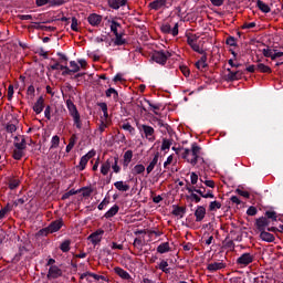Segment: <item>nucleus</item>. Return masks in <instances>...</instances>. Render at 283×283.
<instances>
[{
	"label": "nucleus",
	"instance_id": "de8ad7c7",
	"mask_svg": "<svg viewBox=\"0 0 283 283\" xmlns=\"http://www.w3.org/2000/svg\"><path fill=\"white\" fill-rule=\"evenodd\" d=\"M120 127L125 132H129V134H135L136 133V128H134V126H132V124H129V123H125Z\"/></svg>",
	"mask_w": 283,
	"mask_h": 283
},
{
	"label": "nucleus",
	"instance_id": "b1692460",
	"mask_svg": "<svg viewBox=\"0 0 283 283\" xmlns=\"http://www.w3.org/2000/svg\"><path fill=\"white\" fill-rule=\"evenodd\" d=\"M185 213H187V208L180 207V206H174L172 216L185 218Z\"/></svg>",
	"mask_w": 283,
	"mask_h": 283
},
{
	"label": "nucleus",
	"instance_id": "2eb2a0df",
	"mask_svg": "<svg viewBox=\"0 0 283 283\" xmlns=\"http://www.w3.org/2000/svg\"><path fill=\"white\" fill-rule=\"evenodd\" d=\"M108 6L113 10H119L124 6H127V0H108Z\"/></svg>",
	"mask_w": 283,
	"mask_h": 283
},
{
	"label": "nucleus",
	"instance_id": "a211bd4d",
	"mask_svg": "<svg viewBox=\"0 0 283 283\" xmlns=\"http://www.w3.org/2000/svg\"><path fill=\"white\" fill-rule=\"evenodd\" d=\"M260 238L263 242H275V235L271 232H266V230L260 232Z\"/></svg>",
	"mask_w": 283,
	"mask_h": 283
},
{
	"label": "nucleus",
	"instance_id": "79ce46f5",
	"mask_svg": "<svg viewBox=\"0 0 283 283\" xmlns=\"http://www.w3.org/2000/svg\"><path fill=\"white\" fill-rule=\"evenodd\" d=\"M144 103H147V105H149V107H151V109H154V114H156V116H158V109H160V104H153L151 101L147 99V98H143Z\"/></svg>",
	"mask_w": 283,
	"mask_h": 283
},
{
	"label": "nucleus",
	"instance_id": "603ef678",
	"mask_svg": "<svg viewBox=\"0 0 283 283\" xmlns=\"http://www.w3.org/2000/svg\"><path fill=\"white\" fill-rule=\"evenodd\" d=\"M160 30L164 34H171V24L170 23L161 24Z\"/></svg>",
	"mask_w": 283,
	"mask_h": 283
},
{
	"label": "nucleus",
	"instance_id": "3c124183",
	"mask_svg": "<svg viewBox=\"0 0 283 283\" xmlns=\"http://www.w3.org/2000/svg\"><path fill=\"white\" fill-rule=\"evenodd\" d=\"M49 6H51V8H56L59 6H65V0H49Z\"/></svg>",
	"mask_w": 283,
	"mask_h": 283
},
{
	"label": "nucleus",
	"instance_id": "c85d7f7f",
	"mask_svg": "<svg viewBox=\"0 0 283 283\" xmlns=\"http://www.w3.org/2000/svg\"><path fill=\"white\" fill-rule=\"evenodd\" d=\"M266 220H269V222H277V212L273 211V210H266L264 213Z\"/></svg>",
	"mask_w": 283,
	"mask_h": 283
},
{
	"label": "nucleus",
	"instance_id": "72a5a7b5",
	"mask_svg": "<svg viewBox=\"0 0 283 283\" xmlns=\"http://www.w3.org/2000/svg\"><path fill=\"white\" fill-rule=\"evenodd\" d=\"M105 94H106V98H112V94H113L114 101L115 102L118 101V91H116V88L109 87L108 90H106Z\"/></svg>",
	"mask_w": 283,
	"mask_h": 283
},
{
	"label": "nucleus",
	"instance_id": "f704fd0d",
	"mask_svg": "<svg viewBox=\"0 0 283 283\" xmlns=\"http://www.w3.org/2000/svg\"><path fill=\"white\" fill-rule=\"evenodd\" d=\"M25 156V150H19L18 148H14L12 151V159L13 160H21Z\"/></svg>",
	"mask_w": 283,
	"mask_h": 283
},
{
	"label": "nucleus",
	"instance_id": "6e6d98bb",
	"mask_svg": "<svg viewBox=\"0 0 283 283\" xmlns=\"http://www.w3.org/2000/svg\"><path fill=\"white\" fill-rule=\"evenodd\" d=\"M133 247H135V249H139V251H143V239L135 238Z\"/></svg>",
	"mask_w": 283,
	"mask_h": 283
},
{
	"label": "nucleus",
	"instance_id": "cd10ccee",
	"mask_svg": "<svg viewBox=\"0 0 283 283\" xmlns=\"http://www.w3.org/2000/svg\"><path fill=\"white\" fill-rule=\"evenodd\" d=\"M256 71L261 72V74H271L273 70L270 69L269 65H265L264 63L256 64Z\"/></svg>",
	"mask_w": 283,
	"mask_h": 283
},
{
	"label": "nucleus",
	"instance_id": "aec40b11",
	"mask_svg": "<svg viewBox=\"0 0 283 283\" xmlns=\"http://www.w3.org/2000/svg\"><path fill=\"white\" fill-rule=\"evenodd\" d=\"M158 158H160V153H156L153 160L147 166L146 168L147 174H150L154 171V168L158 165Z\"/></svg>",
	"mask_w": 283,
	"mask_h": 283
},
{
	"label": "nucleus",
	"instance_id": "4be33fe9",
	"mask_svg": "<svg viewBox=\"0 0 283 283\" xmlns=\"http://www.w3.org/2000/svg\"><path fill=\"white\" fill-rule=\"evenodd\" d=\"M114 271H115L116 275L122 277V280H130L132 279V275L129 274V272L125 271L122 268H115Z\"/></svg>",
	"mask_w": 283,
	"mask_h": 283
},
{
	"label": "nucleus",
	"instance_id": "7ed1b4c3",
	"mask_svg": "<svg viewBox=\"0 0 283 283\" xmlns=\"http://www.w3.org/2000/svg\"><path fill=\"white\" fill-rule=\"evenodd\" d=\"M63 228V219H57L55 221H52L49 227L40 230V233H45V235H48V233H56L57 231H61V229Z\"/></svg>",
	"mask_w": 283,
	"mask_h": 283
},
{
	"label": "nucleus",
	"instance_id": "ea45409f",
	"mask_svg": "<svg viewBox=\"0 0 283 283\" xmlns=\"http://www.w3.org/2000/svg\"><path fill=\"white\" fill-rule=\"evenodd\" d=\"M59 145H61V137H59V135H55L51 139L50 149H56Z\"/></svg>",
	"mask_w": 283,
	"mask_h": 283
},
{
	"label": "nucleus",
	"instance_id": "37998d69",
	"mask_svg": "<svg viewBox=\"0 0 283 283\" xmlns=\"http://www.w3.org/2000/svg\"><path fill=\"white\" fill-rule=\"evenodd\" d=\"M8 185H9V189L14 190L19 187V185H21V180L11 178L9 179Z\"/></svg>",
	"mask_w": 283,
	"mask_h": 283
},
{
	"label": "nucleus",
	"instance_id": "c756f323",
	"mask_svg": "<svg viewBox=\"0 0 283 283\" xmlns=\"http://www.w3.org/2000/svg\"><path fill=\"white\" fill-rule=\"evenodd\" d=\"M169 251H171V248L169 247V242H164V243H160L158 247H157V253H169Z\"/></svg>",
	"mask_w": 283,
	"mask_h": 283
},
{
	"label": "nucleus",
	"instance_id": "09e8293b",
	"mask_svg": "<svg viewBox=\"0 0 283 283\" xmlns=\"http://www.w3.org/2000/svg\"><path fill=\"white\" fill-rule=\"evenodd\" d=\"M73 123H74V125H75V127L77 129H82L83 128V122H81V115H75L73 117Z\"/></svg>",
	"mask_w": 283,
	"mask_h": 283
},
{
	"label": "nucleus",
	"instance_id": "e2e57ef3",
	"mask_svg": "<svg viewBox=\"0 0 283 283\" xmlns=\"http://www.w3.org/2000/svg\"><path fill=\"white\" fill-rule=\"evenodd\" d=\"M188 200H191V202H200V200H202L201 196H198L197 193H191L190 196L187 197Z\"/></svg>",
	"mask_w": 283,
	"mask_h": 283
},
{
	"label": "nucleus",
	"instance_id": "423d86ee",
	"mask_svg": "<svg viewBox=\"0 0 283 283\" xmlns=\"http://www.w3.org/2000/svg\"><path fill=\"white\" fill-rule=\"evenodd\" d=\"M253 260V254L247 252L237 259V264H239L240 266H249V264H252Z\"/></svg>",
	"mask_w": 283,
	"mask_h": 283
},
{
	"label": "nucleus",
	"instance_id": "7c9ffc66",
	"mask_svg": "<svg viewBox=\"0 0 283 283\" xmlns=\"http://www.w3.org/2000/svg\"><path fill=\"white\" fill-rule=\"evenodd\" d=\"M132 174H133V176H140V174H145V165H143V164H137V165L134 166V168L132 169Z\"/></svg>",
	"mask_w": 283,
	"mask_h": 283
},
{
	"label": "nucleus",
	"instance_id": "a18cd8bd",
	"mask_svg": "<svg viewBox=\"0 0 283 283\" xmlns=\"http://www.w3.org/2000/svg\"><path fill=\"white\" fill-rule=\"evenodd\" d=\"M218 209H222V203H220V201H211L209 205V211H218Z\"/></svg>",
	"mask_w": 283,
	"mask_h": 283
},
{
	"label": "nucleus",
	"instance_id": "a19ab883",
	"mask_svg": "<svg viewBox=\"0 0 283 283\" xmlns=\"http://www.w3.org/2000/svg\"><path fill=\"white\" fill-rule=\"evenodd\" d=\"M112 160H114V163H112L111 165L114 174H120V166H118V156H115L114 158H112Z\"/></svg>",
	"mask_w": 283,
	"mask_h": 283
},
{
	"label": "nucleus",
	"instance_id": "58836bf2",
	"mask_svg": "<svg viewBox=\"0 0 283 283\" xmlns=\"http://www.w3.org/2000/svg\"><path fill=\"white\" fill-rule=\"evenodd\" d=\"M200 63H201V67H209V64H207V53H203L200 60L196 62L197 69H200Z\"/></svg>",
	"mask_w": 283,
	"mask_h": 283
},
{
	"label": "nucleus",
	"instance_id": "393cba45",
	"mask_svg": "<svg viewBox=\"0 0 283 283\" xmlns=\"http://www.w3.org/2000/svg\"><path fill=\"white\" fill-rule=\"evenodd\" d=\"M118 211H120V207H118V205H114V206L104 214V218H106L107 220H109V218H114V216H116V213H118Z\"/></svg>",
	"mask_w": 283,
	"mask_h": 283
},
{
	"label": "nucleus",
	"instance_id": "20e7f679",
	"mask_svg": "<svg viewBox=\"0 0 283 283\" xmlns=\"http://www.w3.org/2000/svg\"><path fill=\"white\" fill-rule=\"evenodd\" d=\"M139 129L140 132H144L146 140H149V143H154V140H156V130L154 127L143 124Z\"/></svg>",
	"mask_w": 283,
	"mask_h": 283
},
{
	"label": "nucleus",
	"instance_id": "bf43d9fd",
	"mask_svg": "<svg viewBox=\"0 0 283 283\" xmlns=\"http://www.w3.org/2000/svg\"><path fill=\"white\" fill-rule=\"evenodd\" d=\"M60 70H62V76H70V74H74L73 71H71L70 67H67V65H63V66H60Z\"/></svg>",
	"mask_w": 283,
	"mask_h": 283
},
{
	"label": "nucleus",
	"instance_id": "9b49d317",
	"mask_svg": "<svg viewBox=\"0 0 283 283\" xmlns=\"http://www.w3.org/2000/svg\"><path fill=\"white\" fill-rule=\"evenodd\" d=\"M205 216H207V209L205 206H198L195 211L196 222H202L205 220Z\"/></svg>",
	"mask_w": 283,
	"mask_h": 283
},
{
	"label": "nucleus",
	"instance_id": "f8f14e48",
	"mask_svg": "<svg viewBox=\"0 0 283 283\" xmlns=\"http://www.w3.org/2000/svg\"><path fill=\"white\" fill-rule=\"evenodd\" d=\"M43 109H45V99L43 96H40L33 105V112H35V114H41Z\"/></svg>",
	"mask_w": 283,
	"mask_h": 283
},
{
	"label": "nucleus",
	"instance_id": "69168bd1",
	"mask_svg": "<svg viewBox=\"0 0 283 283\" xmlns=\"http://www.w3.org/2000/svg\"><path fill=\"white\" fill-rule=\"evenodd\" d=\"M262 54L266 59H271L273 61V50H271V49H263L262 50Z\"/></svg>",
	"mask_w": 283,
	"mask_h": 283
},
{
	"label": "nucleus",
	"instance_id": "39448f33",
	"mask_svg": "<svg viewBox=\"0 0 283 283\" xmlns=\"http://www.w3.org/2000/svg\"><path fill=\"white\" fill-rule=\"evenodd\" d=\"M63 276V270H61L56 265H52L49 268V272L46 274L48 280H59V277Z\"/></svg>",
	"mask_w": 283,
	"mask_h": 283
},
{
	"label": "nucleus",
	"instance_id": "a878e982",
	"mask_svg": "<svg viewBox=\"0 0 283 283\" xmlns=\"http://www.w3.org/2000/svg\"><path fill=\"white\" fill-rule=\"evenodd\" d=\"M123 36H124V33L115 34L114 45H117V46L127 45V40Z\"/></svg>",
	"mask_w": 283,
	"mask_h": 283
},
{
	"label": "nucleus",
	"instance_id": "473e14b6",
	"mask_svg": "<svg viewBox=\"0 0 283 283\" xmlns=\"http://www.w3.org/2000/svg\"><path fill=\"white\" fill-rule=\"evenodd\" d=\"M34 23V29L35 30H44L45 32H55L56 28L55 27H45V25H41V23L39 22H33Z\"/></svg>",
	"mask_w": 283,
	"mask_h": 283
},
{
	"label": "nucleus",
	"instance_id": "dca6fc26",
	"mask_svg": "<svg viewBox=\"0 0 283 283\" xmlns=\"http://www.w3.org/2000/svg\"><path fill=\"white\" fill-rule=\"evenodd\" d=\"M167 6V0H155L148 4L150 10H160V8H165Z\"/></svg>",
	"mask_w": 283,
	"mask_h": 283
},
{
	"label": "nucleus",
	"instance_id": "5701e85b",
	"mask_svg": "<svg viewBox=\"0 0 283 283\" xmlns=\"http://www.w3.org/2000/svg\"><path fill=\"white\" fill-rule=\"evenodd\" d=\"M255 1H256V8H259L261 12H263L264 14H269V12H271V7L264 3V1L262 0H255Z\"/></svg>",
	"mask_w": 283,
	"mask_h": 283
},
{
	"label": "nucleus",
	"instance_id": "49530a36",
	"mask_svg": "<svg viewBox=\"0 0 283 283\" xmlns=\"http://www.w3.org/2000/svg\"><path fill=\"white\" fill-rule=\"evenodd\" d=\"M171 139L164 138L161 144V151H167V149L171 148Z\"/></svg>",
	"mask_w": 283,
	"mask_h": 283
},
{
	"label": "nucleus",
	"instance_id": "4468645a",
	"mask_svg": "<svg viewBox=\"0 0 283 283\" xmlns=\"http://www.w3.org/2000/svg\"><path fill=\"white\" fill-rule=\"evenodd\" d=\"M66 107H67L70 116H72V118L74 116H80L81 115L78 113V108H76V106L74 105V102H72V99H66Z\"/></svg>",
	"mask_w": 283,
	"mask_h": 283
},
{
	"label": "nucleus",
	"instance_id": "338daca9",
	"mask_svg": "<svg viewBox=\"0 0 283 283\" xmlns=\"http://www.w3.org/2000/svg\"><path fill=\"white\" fill-rule=\"evenodd\" d=\"M226 44L230 45V48H235V45H238L233 36H228L226 40Z\"/></svg>",
	"mask_w": 283,
	"mask_h": 283
},
{
	"label": "nucleus",
	"instance_id": "c9c22d12",
	"mask_svg": "<svg viewBox=\"0 0 283 283\" xmlns=\"http://www.w3.org/2000/svg\"><path fill=\"white\" fill-rule=\"evenodd\" d=\"M114 187L118 191H129V185L125 184L124 181H116Z\"/></svg>",
	"mask_w": 283,
	"mask_h": 283
},
{
	"label": "nucleus",
	"instance_id": "774afa93",
	"mask_svg": "<svg viewBox=\"0 0 283 283\" xmlns=\"http://www.w3.org/2000/svg\"><path fill=\"white\" fill-rule=\"evenodd\" d=\"M248 216H258V208L254 206H250L247 210Z\"/></svg>",
	"mask_w": 283,
	"mask_h": 283
},
{
	"label": "nucleus",
	"instance_id": "0e129e2a",
	"mask_svg": "<svg viewBox=\"0 0 283 283\" xmlns=\"http://www.w3.org/2000/svg\"><path fill=\"white\" fill-rule=\"evenodd\" d=\"M107 205H109V198H104L103 200H102V202L97 206V209L99 210V211H103V209H105V207H107Z\"/></svg>",
	"mask_w": 283,
	"mask_h": 283
},
{
	"label": "nucleus",
	"instance_id": "5fc2aeb1",
	"mask_svg": "<svg viewBox=\"0 0 283 283\" xmlns=\"http://www.w3.org/2000/svg\"><path fill=\"white\" fill-rule=\"evenodd\" d=\"M199 36L193 34L187 38V43L191 48V45H195L198 42Z\"/></svg>",
	"mask_w": 283,
	"mask_h": 283
},
{
	"label": "nucleus",
	"instance_id": "9d476101",
	"mask_svg": "<svg viewBox=\"0 0 283 283\" xmlns=\"http://www.w3.org/2000/svg\"><path fill=\"white\" fill-rule=\"evenodd\" d=\"M104 233L105 230L98 229L88 235V240L92 242V244H98V242H101L102 240L101 235H103Z\"/></svg>",
	"mask_w": 283,
	"mask_h": 283
},
{
	"label": "nucleus",
	"instance_id": "bb28decb",
	"mask_svg": "<svg viewBox=\"0 0 283 283\" xmlns=\"http://www.w3.org/2000/svg\"><path fill=\"white\" fill-rule=\"evenodd\" d=\"M71 244H72V240L70 239L64 240L60 244V251H62V253H70Z\"/></svg>",
	"mask_w": 283,
	"mask_h": 283
},
{
	"label": "nucleus",
	"instance_id": "ddd939ff",
	"mask_svg": "<svg viewBox=\"0 0 283 283\" xmlns=\"http://www.w3.org/2000/svg\"><path fill=\"white\" fill-rule=\"evenodd\" d=\"M227 265L223 262H214V263H209L207 266V270L210 273H216V271H222V269H226Z\"/></svg>",
	"mask_w": 283,
	"mask_h": 283
},
{
	"label": "nucleus",
	"instance_id": "2f4dec72",
	"mask_svg": "<svg viewBox=\"0 0 283 283\" xmlns=\"http://www.w3.org/2000/svg\"><path fill=\"white\" fill-rule=\"evenodd\" d=\"M77 191H80V193L82 192L83 198H90V196L94 193V189L92 187H82L77 189Z\"/></svg>",
	"mask_w": 283,
	"mask_h": 283
},
{
	"label": "nucleus",
	"instance_id": "f3484780",
	"mask_svg": "<svg viewBox=\"0 0 283 283\" xmlns=\"http://www.w3.org/2000/svg\"><path fill=\"white\" fill-rule=\"evenodd\" d=\"M112 163H114V159L108 158L105 163L101 166V174L103 176H107L109 174V169H112Z\"/></svg>",
	"mask_w": 283,
	"mask_h": 283
},
{
	"label": "nucleus",
	"instance_id": "f257e3e1",
	"mask_svg": "<svg viewBox=\"0 0 283 283\" xmlns=\"http://www.w3.org/2000/svg\"><path fill=\"white\" fill-rule=\"evenodd\" d=\"M200 151H202V148L198 146L197 143L191 144V149L185 148V151L181 153V158L184 160H187L192 167H196L198 165V160H201L202 164H205V158L200 157Z\"/></svg>",
	"mask_w": 283,
	"mask_h": 283
},
{
	"label": "nucleus",
	"instance_id": "f03ea898",
	"mask_svg": "<svg viewBox=\"0 0 283 283\" xmlns=\"http://www.w3.org/2000/svg\"><path fill=\"white\" fill-rule=\"evenodd\" d=\"M169 59H171V52L169 51H154L150 55V60L158 63V65H166Z\"/></svg>",
	"mask_w": 283,
	"mask_h": 283
},
{
	"label": "nucleus",
	"instance_id": "4d7b16f0",
	"mask_svg": "<svg viewBox=\"0 0 283 283\" xmlns=\"http://www.w3.org/2000/svg\"><path fill=\"white\" fill-rule=\"evenodd\" d=\"M158 127H163V129H166V132H171V126L169 124H165L163 119H157Z\"/></svg>",
	"mask_w": 283,
	"mask_h": 283
},
{
	"label": "nucleus",
	"instance_id": "c03bdc74",
	"mask_svg": "<svg viewBox=\"0 0 283 283\" xmlns=\"http://www.w3.org/2000/svg\"><path fill=\"white\" fill-rule=\"evenodd\" d=\"M186 189L188 190V193H198L199 196H202V191L198 189L196 186L187 185Z\"/></svg>",
	"mask_w": 283,
	"mask_h": 283
},
{
	"label": "nucleus",
	"instance_id": "412c9836",
	"mask_svg": "<svg viewBox=\"0 0 283 283\" xmlns=\"http://www.w3.org/2000/svg\"><path fill=\"white\" fill-rule=\"evenodd\" d=\"M156 269H159V271H163V273L169 274L171 273V268H169V263L167 260H161V262L158 263Z\"/></svg>",
	"mask_w": 283,
	"mask_h": 283
},
{
	"label": "nucleus",
	"instance_id": "680f3d73",
	"mask_svg": "<svg viewBox=\"0 0 283 283\" xmlns=\"http://www.w3.org/2000/svg\"><path fill=\"white\" fill-rule=\"evenodd\" d=\"M134 158V151L132 150H127L125 154H124V161L126 163H132V159Z\"/></svg>",
	"mask_w": 283,
	"mask_h": 283
},
{
	"label": "nucleus",
	"instance_id": "1a4fd4ad",
	"mask_svg": "<svg viewBox=\"0 0 283 283\" xmlns=\"http://www.w3.org/2000/svg\"><path fill=\"white\" fill-rule=\"evenodd\" d=\"M270 224H271V221H269L266 217H261L255 220V227L260 232L266 231V227H269Z\"/></svg>",
	"mask_w": 283,
	"mask_h": 283
},
{
	"label": "nucleus",
	"instance_id": "6e6552de",
	"mask_svg": "<svg viewBox=\"0 0 283 283\" xmlns=\"http://www.w3.org/2000/svg\"><path fill=\"white\" fill-rule=\"evenodd\" d=\"M244 76V71H233L226 75V81L228 83H233V81H240Z\"/></svg>",
	"mask_w": 283,
	"mask_h": 283
},
{
	"label": "nucleus",
	"instance_id": "13d9d810",
	"mask_svg": "<svg viewBox=\"0 0 283 283\" xmlns=\"http://www.w3.org/2000/svg\"><path fill=\"white\" fill-rule=\"evenodd\" d=\"M35 88L34 85H30L27 90V96H30L31 101L34 99L35 96Z\"/></svg>",
	"mask_w": 283,
	"mask_h": 283
},
{
	"label": "nucleus",
	"instance_id": "052dcab7",
	"mask_svg": "<svg viewBox=\"0 0 283 283\" xmlns=\"http://www.w3.org/2000/svg\"><path fill=\"white\" fill-rule=\"evenodd\" d=\"M71 30L78 32V19H76V17L72 18Z\"/></svg>",
	"mask_w": 283,
	"mask_h": 283
},
{
	"label": "nucleus",
	"instance_id": "8fccbe9b",
	"mask_svg": "<svg viewBox=\"0 0 283 283\" xmlns=\"http://www.w3.org/2000/svg\"><path fill=\"white\" fill-rule=\"evenodd\" d=\"M76 193H81V190L71 189L62 196V200H67V198H70L71 196H76Z\"/></svg>",
	"mask_w": 283,
	"mask_h": 283
},
{
	"label": "nucleus",
	"instance_id": "0eeeda50",
	"mask_svg": "<svg viewBox=\"0 0 283 283\" xmlns=\"http://www.w3.org/2000/svg\"><path fill=\"white\" fill-rule=\"evenodd\" d=\"M87 21H88L90 25H92L93 28H98V25H101V23H103V15L97 14V13H91L87 17Z\"/></svg>",
	"mask_w": 283,
	"mask_h": 283
},
{
	"label": "nucleus",
	"instance_id": "e433bc0d",
	"mask_svg": "<svg viewBox=\"0 0 283 283\" xmlns=\"http://www.w3.org/2000/svg\"><path fill=\"white\" fill-rule=\"evenodd\" d=\"M108 23H111V32H113L114 36L118 34V28H120V23L115 20H108Z\"/></svg>",
	"mask_w": 283,
	"mask_h": 283
},
{
	"label": "nucleus",
	"instance_id": "864d4df0",
	"mask_svg": "<svg viewBox=\"0 0 283 283\" xmlns=\"http://www.w3.org/2000/svg\"><path fill=\"white\" fill-rule=\"evenodd\" d=\"M70 67L73 74H76V72H81V66H78V63H76V61H71Z\"/></svg>",
	"mask_w": 283,
	"mask_h": 283
},
{
	"label": "nucleus",
	"instance_id": "6ab92c4d",
	"mask_svg": "<svg viewBox=\"0 0 283 283\" xmlns=\"http://www.w3.org/2000/svg\"><path fill=\"white\" fill-rule=\"evenodd\" d=\"M90 277H93V280H96V282L101 280V275L93 272H85L81 274L80 280H86V282H92Z\"/></svg>",
	"mask_w": 283,
	"mask_h": 283
},
{
	"label": "nucleus",
	"instance_id": "4c0bfd02",
	"mask_svg": "<svg viewBox=\"0 0 283 283\" xmlns=\"http://www.w3.org/2000/svg\"><path fill=\"white\" fill-rule=\"evenodd\" d=\"M88 159L87 157L82 156L80 159V164L76 166L80 171H85V167H87Z\"/></svg>",
	"mask_w": 283,
	"mask_h": 283
}]
</instances>
